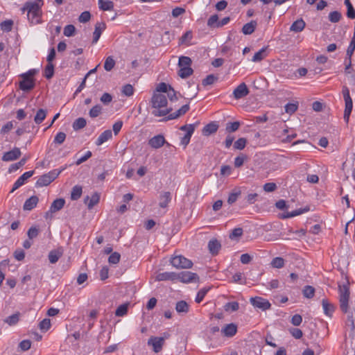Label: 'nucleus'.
<instances>
[{
    "instance_id": "1",
    "label": "nucleus",
    "mask_w": 355,
    "mask_h": 355,
    "mask_svg": "<svg viewBox=\"0 0 355 355\" xmlns=\"http://www.w3.org/2000/svg\"><path fill=\"white\" fill-rule=\"evenodd\" d=\"M339 307L346 315V326L350 329L349 336L354 334L355 330V302L350 299V291L347 284L338 285Z\"/></svg>"
},
{
    "instance_id": "2",
    "label": "nucleus",
    "mask_w": 355,
    "mask_h": 355,
    "mask_svg": "<svg viewBox=\"0 0 355 355\" xmlns=\"http://www.w3.org/2000/svg\"><path fill=\"white\" fill-rule=\"evenodd\" d=\"M43 5V0L28 1L24 3L22 10L27 11L28 19L31 24L36 25L42 22V7Z\"/></svg>"
},
{
    "instance_id": "3",
    "label": "nucleus",
    "mask_w": 355,
    "mask_h": 355,
    "mask_svg": "<svg viewBox=\"0 0 355 355\" xmlns=\"http://www.w3.org/2000/svg\"><path fill=\"white\" fill-rule=\"evenodd\" d=\"M150 103L152 107L156 109L152 112L155 116H164L172 111L171 107H166L168 101L165 94L154 92Z\"/></svg>"
},
{
    "instance_id": "4",
    "label": "nucleus",
    "mask_w": 355,
    "mask_h": 355,
    "mask_svg": "<svg viewBox=\"0 0 355 355\" xmlns=\"http://www.w3.org/2000/svg\"><path fill=\"white\" fill-rule=\"evenodd\" d=\"M63 169H54L49 173L41 175L36 182V187H42L49 185L58 175Z\"/></svg>"
},
{
    "instance_id": "5",
    "label": "nucleus",
    "mask_w": 355,
    "mask_h": 355,
    "mask_svg": "<svg viewBox=\"0 0 355 355\" xmlns=\"http://www.w3.org/2000/svg\"><path fill=\"white\" fill-rule=\"evenodd\" d=\"M343 95L345 103V107L344 111V120L346 123L349 122V116L353 108L352 99L349 94V90L347 87L343 88Z\"/></svg>"
},
{
    "instance_id": "6",
    "label": "nucleus",
    "mask_w": 355,
    "mask_h": 355,
    "mask_svg": "<svg viewBox=\"0 0 355 355\" xmlns=\"http://www.w3.org/2000/svg\"><path fill=\"white\" fill-rule=\"evenodd\" d=\"M171 263L173 266L177 268H190L193 266V263L191 260L182 255L173 257L171 260Z\"/></svg>"
},
{
    "instance_id": "7",
    "label": "nucleus",
    "mask_w": 355,
    "mask_h": 355,
    "mask_svg": "<svg viewBox=\"0 0 355 355\" xmlns=\"http://www.w3.org/2000/svg\"><path fill=\"white\" fill-rule=\"evenodd\" d=\"M250 304L256 309H259L263 311L268 310L271 307L270 302L261 297H254L250 299Z\"/></svg>"
},
{
    "instance_id": "8",
    "label": "nucleus",
    "mask_w": 355,
    "mask_h": 355,
    "mask_svg": "<svg viewBox=\"0 0 355 355\" xmlns=\"http://www.w3.org/2000/svg\"><path fill=\"white\" fill-rule=\"evenodd\" d=\"M176 279H179L183 283H191L198 282L199 277L196 273L190 271H182L176 274Z\"/></svg>"
},
{
    "instance_id": "9",
    "label": "nucleus",
    "mask_w": 355,
    "mask_h": 355,
    "mask_svg": "<svg viewBox=\"0 0 355 355\" xmlns=\"http://www.w3.org/2000/svg\"><path fill=\"white\" fill-rule=\"evenodd\" d=\"M20 77L22 80L19 82V88L24 92H28L33 89L35 86V79L33 78L27 77L26 74H21Z\"/></svg>"
},
{
    "instance_id": "10",
    "label": "nucleus",
    "mask_w": 355,
    "mask_h": 355,
    "mask_svg": "<svg viewBox=\"0 0 355 355\" xmlns=\"http://www.w3.org/2000/svg\"><path fill=\"white\" fill-rule=\"evenodd\" d=\"M21 150L19 148L15 147L11 150L3 153L1 159L3 162H11L17 159L21 156Z\"/></svg>"
},
{
    "instance_id": "11",
    "label": "nucleus",
    "mask_w": 355,
    "mask_h": 355,
    "mask_svg": "<svg viewBox=\"0 0 355 355\" xmlns=\"http://www.w3.org/2000/svg\"><path fill=\"white\" fill-rule=\"evenodd\" d=\"M190 109L189 104H185L182 105L179 110L177 111L168 114V115L166 116L162 121H169L178 119L181 116L185 114Z\"/></svg>"
},
{
    "instance_id": "12",
    "label": "nucleus",
    "mask_w": 355,
    "mask_h": 355,
    "mask_svg": "<svg viewBox=\"0 0 355 355\" xmlns=\"http://www.w3.org/2000/svg\"><path fill=\"white\" fill-rule=\"evenodd\" d=\"M165 143L166 141L162 135H157L148 140V145L155 149L162 147Z\"/></svg>"
},
{
    "instance_id": "13",
    "label": "nucleus",
    "mask_w": 355,
    "mask_h": 355,
    "mask_svg": "<svg viewBox=\"0 0 355 355\" xmlns=\"http://www.w3.org/2000/svg\"><path fill=\"white\" fill-rule=\"evenodd\" d=\"M164 344V339L159 337L151 336L148 340V345H152L155 353L159 352Z\"/></svg>"
},
{
    "instance_id": "14",
    "label": "nucleus",
    "mask_w": 355,
    "mask_h": 355,
    "mask_svg": "<svg viewBox=\"0 0 355 355\" xmlns=\"http://www.w3.org/2000/svg\"><path fill=\"white\" fill-rule=\"evenodd\" d=\"M248 94L249 89L244 83H241L238 87H236L234 89L233 92V96L235 99L242 98L247 96Z\"/></svg>"
},
{
    "instance_id": "15",
    "label": "nucleus",
    "mask_w": 355,
    "mask_h": 355,
    "mask_svg": "<svg viewBox=\"0 0 355 355\" xmlns=\"http://www.w3.org/2000/svg\"><path fill=\"white\" fill-rule=\"evenodd\" d=\"M238 331V326L235 323H230L223 326V336L232 338Z\"/></svg>"
},
{
    "instance_id": "16",
    "label": "nucleus",
    "mask_w": 355,
    "mask_h": 355,
    "mask_svg": "<svg viewBox=\"0 0 355 355\" xmlns=\"http://www.w3.org/2000/svg\"><path fill=\"white\" fill-rule=\"evenodd\" d=\"M219 128V124L216 121H212L207 124L202 129V132L205 136H209L215 133Z\"/></svg>"
},
{
    "instance_id": "17",
    "label": "nucleus",
    "mask_w": 355,
    "mask_h": 355,
    "mask_svg": "<svg viewBox=\"0 0 355 355\" xmlns=\"http://www.w3.org/2000/svg\"><path fill=\"white\" fill-rule=\"evenodd\" d=\"M105 24L103 23V22H97L95 25V29H94V31L93 33V40H92V43L93 44H95L96 43L101 35V33L102 32L105 30Z\"/></svg>"
},
{
    "instance_id": "18",
    "label": "nucleus",
    "mask_w": 355,
    "mask_h": 355,
    "mask_svg": "<svg viewBox=\"0 0 355 355\" xmlns=\"http://www.w3.org/2000/svg\"><path fill=\"white\" fill-rule=\"evenodd\" d=\"M322 306L324 313L328 317H331L335 311V306L327 299H322Z\"/></svg>"
},
{
    "instance_id": "19",
    "label": "nucleus",
    "mask_w": 355,
    "mask_h": 355,
    "mask_svg": "<svg viewBox=\"0 0 355 355\" xmlns=\"http://www.w3.org/2000/svg\"><path fill=\"white\" fill-rule=\"evenodd\" d=\"M99 200L100 195L97 192L94 193L91 197L87 196L85 198V202L87 205V207L89 209L97 205L99 202Z\"/></svg>"
},
{
    "instance_id": "20",
    "label": "nucleus",
    "mask_w": 355,
    "mask_h": 355,
    "mask_svg": "<svg viewBox=\"0 0 355 355\" xmlns=\"http://www.w3.org/2000/svg\"><path fill=\"white\" fill-rule=\"evenodd\" d=\"M39 201V198L36 196H33L28 198L23 206L24 210L31 211L36 207Z\"/></svg>"
},
{
    "instance_id": "21",
    "label": "nucleus",
    "mask_w": 355,
    "mask_h": 355,
    "mask_svg": "<svg viewBox=\"0 0 355 355\" xmlns=\"http://www.w3.org/2000/svg\"><path fill=\"white\" fill-rule=\"evenodd\" d=\"M267 49L268 46L262 47L260 50H259L257 53H254L251 60L253 62H259L263 60L268 55Z\"/></svg>"
},
{
    "instance_id": "22",
    "label": "nucleus",
    "mask_w": 355,
    "mask_h": 355,
    "mask_svg": "<svg viewBox=\"0 0 355 355\" xmlns=\"http://www.w3.org/2000/svg\"><path fill=\"white\" fill-rule=\"evenodd\" d=\"M112 137V132L110 130H106L103 132L97 138L95 144L96 146H101Z\"/></svg>"
},
{
    "instance_id": "23",
    "label": "nucleus",
    "mask_w": 355,
    "mask_h": 355,
    "mask_svg": "<svg viewBox=\"0 0 355 355\" xmlns=\"http://www.w3.org/2000/svg\"><path fill=\"white\" fill-rule=\"evenodd\" d=\"M175 279H176V273L173 272H164L156 276V280L159 282Z\"/></svg>"
},
{
    "instance_id": "24",
    "label": "nucleus",
    "mask_w": 355,
    "mask_h": 355,
    "mask_svg": "<svg viewBox=\"0 0 355 355\" xmlns=\"http://www.w3.org/2000/svg\"><path fill=\"white\" fill-rule=\"evenodd\" d=\"M171 200V194L169 191L164 192L159 196V205L162 208H166Z\"/></svg>"
},
{
    "instance_id": "25",
    "label": "nucleus",
    "mask_w": 355,
    "mask_h": 355,
    "mask_svg": "<svg viewBox=\"0 0 355 355\" xmlns=\"http://www.w3.org/2000/svg\"><path fill=\"white\" fill-rule=\"evenodd\" d=\"M64 204H65V200L63 198L56 199L52 202V204L50 207L49 211L51 213H55V212L60 210L61 209H62Z\"/></svg>"
},
{
    "instance_id": "26",
    "label": "nucleus",
    "mask_w": 355,
    "mask_h": 355,
    "mask_svg": "<svg viewBox=\"0 0 355 355\" xmlns=\"http://www.w3.org/2000/svg\"><path fill=\"white\" fill-rule=\"evenodd\" d=\"M309 209H310L309 207L307 206L304 208H300V209H295L293 211L287 212L286 214H284L283 215V218H293V217L301 215L302 214H304L306 212H308L309 211Z\"/></svg>"
},
{
    "instance_id": "27",
    "label": "nucleus",
    "mask_w": 355,
    "mask_h": 355,
    "mask_svg": "<svg viewBox=\"0 0 355 355\" xmlns=\"http://www.w3.org/2000/svg\"><path fill=\"white\" fill-rule=\"evenodd\" d=\"M243 233V230L241 227L234 228L230 232L229 238L233 241H239Z\"/></svg>"
},
{
    "instance_id": "28",
    "label": "nucleus",
    "mask_w": 355,
    "mask_h": 355,
    "mask_svg": "<svg viewBox=\"0 0 355 355\" xmlns=\"http://www.w3.org/2000/svg\"><path fill=\"white\" fill-rule=\"evenodd\" d=\"M305 27V22L303 19L295 21L290 27V31L295 33L301 32Z\"/></svg>"
},
{
    "instance_id": "29",
    "label": "nucleus",
    "mask_w": 355,
    "mask_h": 355,
    "mask_svg": "<svg viewBox=\"0 0 355 355\" xmlns=\"http://www.w3.org/2000/svg\"><path fill=\"white\" fill-rule=\"evenodd\" d=\"M228 281L231 283L240 284H244L246 283V279L241 272H236Z\"/></svg>"
},
{
    "instance_id": "30",
    "label": "nucleus",
    "mask_w": 355,
    "mask_h": 355,
    "mask_svg": "<svg viewBox=\"0 0 355 355\" xmlns=\"http://www.w3.org/2000/svg\"><path fill=\"white\" fill-rule=\"evenodd\" d=\"M207 26L211 28H217L222 26V21H219L218 15H213L208 19Z\"/></svg>"
},
{
    "instance_id": "31",
    "label": "nucleus",
    "mask_w": 355,
    "mask_h": 355,
    "mask_svg": "<svg viewBox=\"0 0 355 355\" xmlns=\"http://www.w3.org/2000/svg\"><path fill=\"white\" fill-rule=\"evenodd\" d=\"M239 309V304L236 302H229L223 305V310L228 313H233L238 311Z\"/></svg>"
},
{
    "instance_id": "32",
    "label": "nucleus",
    "mask_w": 355,
    "mask_h": 355,
    "mask_svg": "<svg viewBox=\"0 0 355 355\" xmlns=\"http://www.w3.org/2000/svg\"><path fill=\"white\" fill-rule=\"evenodd\" d=\"M209 252L213 254H217L220 248V243L217 240L209 241L208 243Z\"/></svg>"
},
{
    "instance_id": "33",
    "label": "nucleus",
    "mask_w": 355,
    "mask_h": 355,
    "mask_svg": "<svg viewBox=\"0 0 355 355\" xmlns=\"http://www.w3.org/2000/svg\"><path fill=\"white\" fill-rule=\"evenodd\" d=\"M355 51V41L351 40L349 45L347 49V56L348 57L349 61L346 64L345 70H347L351 66V57Z\"/></svg>"
},
{
    "instance_id": "34",
    "label": "nucleus",
    "mask_w": 355,
    "mask_h": 355,
    "mask_svg": "<svg viewBox=\"0 0 355 355\" xmlns=\"http://www.w3.org/2000/svg\"><path fill=\"white\" fill-rule=\"evenodd\" d=\"M62 255V251L60 250H51L49 254V260L51 263H55L58 261Z\"/></svg>"
},
{
    "instance_id": "35",
    "label": "nucleus",
    "mask_w": 355,
    "mask_h": 355,
    "mask_svg": "<svg viewBox=\"0 0 355 355\" xmlns=\"http://www.w3.org/2000/svg\"><path fill=\"white\" fill-rule=\"evenodd\" d=\"M256 26L257 22L254 21L245 24L242 28L243 33L245 35L252 34L254 31Z\"/></svg>"
},
{
    "instance_id": "36",
    "label": "nucleus",
    "mask_w": 355,
    "mask_h": 355,
    "mask_svg": "<svg viewBox=\"0 0 355 355\" xmlns=\"http://www.w3.org/2000/svg\"><path fill=\"white\" fill-rule=\"evenodd\" d=\"M175 310L178 313H187L189 311V304L184 300L176 303Z\"/></svg>"
},
{
    "instance_id": "37",
    "label": "nucleus",
    "mask_w": 355,
    "mask_h": 355,
    "mask_svg": "<svg viewBox=\"0 0 355 355\" xmlns=\"http://www.w3.org/2000/svg\"><path fill=\"white\" fill-rule=\"evenodd\" d=\"M218 76L214 74L208 75L205 78L202 80V85L204 87H207L214 84L218 80Z\"/></svg>"
},
{
    "instance_id": "38",
    "label": "nucleus",
    "mask_w": 355,
    "mask_h": 355,
    "mask_svg": "<svg viewBox=\"0 0 355 355\" xmlns=\"http://www.w3.org/2000/svg\"><path fill=\"white\" fill-rule=\"evenodd\" d=\"M86 124V119L83 117H79L74 121L72 124V127L74 130L77 131L85 128Z\"/></svg>"
},
{
    "instance_id": "39",
    "label": "nucleus",
    "mask_w": 355,
    "mask_h": 355,
    "mask_svg": "<svg viewBox=\"0 0 355 355\" xmlns=\"http://www.w3.org/2000/svg\"><path fill=\"white\" fill-rule=\"evenodd\" d=\"M83 189L81 186L76 185L72 188L71 193V198L73 200L79 199L82 195Z\"/></svg>"
},
{
    "instance_id": "40",
    "label": "nucleus",
    "mask_w": 355,
    "mask_h": 355,
    "mask_svg": "<svg viewBox=\"0 0 355 355\" xmlns=\"http://www.w3.org/2000/svg\"><path fill=\"white\" fill-rule=\"evenodd\" d=\"M99 8L102 10H112L114 8V3L112 1L98 0Z\"/></svg>"
},
{
    "instance_id": "41",
    "label": "nucleus",
    "mask_w": 355,
    "mask_h": 355,
    "mask_svg": "<svg viewBox=\"0 0 355 355\" xmlns=\"http://www.w3.org/2000/svg\"><path fill=\"white\" fill-rule=\"evenodd\" d=\"M46 110L44 109H39L34 117L35 123L40 124L46 118Z\"/></svg>"
},
{
    "instance_id": "42",
    "label": "nucleus",
    "mask_w": 355,
    "mask_h": 355,
    "mask_svg": "<svg viewBox=\"0 0 355 355\" xmlns=\"http://www.w3.org/2000/svg\"><path fill=\"white\" fill-rule=\"evenodd\" d=\"M193 72V69L191 67H180L178 71V75L182 78H187L190 76Z\"/></svg>"
},
{
    "instance_id": "43",
    "label": "nucleus",
    "mask_w": 355,
    "mask_h": 355,
    "mask_svg": "<svg viewBox=\"0 0 355 355\" xmlns=\"http://www.w3.org/2000/svg\"><path fill=\"white\" fill-rule=\"evenodd\" d=\"M315 288L311 286H305L302 290L303 296L308 299H311L315 295Z\"/></svg>"
},
{
    "instance_id": "44",
    "label": "nucleus",
    "mask_w": 355,
    "mask_h": 355,
    "mask_svg": "<svg viewBox=\"0 0 355 355\" xmlns=\"http://www.w3.org/2000/svg\"><path fill=\"white\" fill-rule=\"evenodd\" d=\"M19 313H16L7 317L4 322L10 326L15 325L19 320Z\"/></svg>"
},
{
    "instance_id": "45",
    "label": "nucleus",
    "mask_w": 355,
    "mask_h": 355,
    "mask_svg": "<svg viewBox=\"0 0 355 355\" xmlns=\"http://www.w3.org/2000/svg\"><path fill=\"white\" fill-rule=\"evenodd\" d=\"M27 159L28 157H24L19 162L11 164L8 168L9 173H12L18 170L20 167L26 164Z\"/></svg>"
},
{
    "instance_id": "46",
    "label": "nucleus",
    "mask_w": 355,
    "mask_h": 355,
    "mask_svg": "<svg viewBox=\"0 0 355 355\" xmlns=\"http://www.w3.org/2000/svg\"><path fill=\"white\" fill-rule=\"evenodd\" d=\"M115 64V60L112 56H108L105 60L103 67L105 71H110L114 67Z\"/></svg>"
},
{
    "instance_id": "47",
    "label": "nucleus",
    "mask_w": 355,
    "mask_h": 355,
    "mask_svg": "<svg viewBox=\"0 0 355 355\" xmlns=\"http://www.w3.org/2000/svg\"><path fill=\"white\" fill-rule=\"evenodd\" d=\"M102 112V106L101 105H94L89 112V115L91 118H96Z\"/></svg>"
},
{
    "instance_id": "48",
    "label": "nucleus",
    "mask_w": 355,
    "mask_h": 355,
    "mask_svg": "<svg viewBox=\"0 0 355 355\" xmlns=\"http://www.w3.org/2000/svg\"><path fill=\"white\" fill-rule=\"evenodd\" d=\"M328 18L331 22L337 23L341 19L342 15L340 12L335 10L329 12Z\"/></svg>"
},
{
    "instance_id": "49",
    "label": "nucleus",
    "mask_w": 355,
    "mask_h": 355,
    "mask_svg": "<svg viewBox=\"0 0 355 355\" xmlns=\"http://www.w3.org/2000/svg\"><path fill=\"white\" fill-rule=\"evenodd\" d=\"M270 265L274 268H282L284 266V259L279 257H275L272 260Z\"/></svg>"
},
{
    "instance_id": "50",
    "label": "nucleus",
    "mask_w": 355,
    "mask_h": 355,
    "mask_svg": "<svg viewBox=\"0 0 355 355\" xmlns=\"http://www.w3.org/2000/svg\"><path fill=\"white\" fill-rule=\"evenodd\" d=\"M13 26V21L11 19H8L2 21L0 24L1 29L4 32H10L11 31Z\"/></svg>"
},
{
    "instance_id": "51",
    "label": "nucleus",
    "mask_w": 355,
    "mask_h": 355,
    "mask_svg": "<svg viewBox=\"0 0 355 355\" xmlns=\"http://www.w3.org/2000/svg\"><path fill=\"white\" fill-rule=\"evenodd\" d=\"M240 194H241V191L239 189H234L232 191V192L231 193H230V195L228 196L227 202L230 205H232L237 200L238 197L240 196Z\"/></svg>"
},
{
    "instance_id": "52",
    "label": "nucleus",
    "mask_w": 355,
    "mask_h": 355,
    "mask_svg": "<svg viewBox=\"0 0 355 355\" xmlns=\"http://www.w3.org/2000/svg\"><path fill=\"white\" fill-rule=\"evenodd\" d=\"M54 74V66L53 64H47L44 69V76L46 79H51Z\"/></svg>"
},
{
    "instance_id": "53",
    "label": "nucleus",
    "mask_w": 355,
    "mask_h": 355,
    "mask_svg": "<svg viewBox=\"0 0 355 355\" xmlns=\"http://www.w3.org/2000/svg\"><path fill=\"white\" fill-rule=\"evenodd\" d=\"M194 132V128H190V130H188V132L185 134V135L181 139V144L186 147L191 139V137Z\"/></svg>"
},
{
    "instance_id": "54",
    "label": "nucleus",
    "mask_w": 355,
    "mask_h": 355,
    "mask_svg": "<svg viewBox=\"0 0 355 355\" xmlns=\"http://www.w3.org/2000/svg\"><path fill=\"white\" fill-rule=\"evenodd\" d=\"M191 59L189 57L181 56L179 58L178 65L179 67H191Z\"/></svg>"
},
{
    "instance_id": "55",
    "label": "nucleus",
    "mask_w": 355,
    "mask_h": 355,
    "mask_svg": "<svg viewBox=\"0 0 355 355\" xmlns=\"http://www.w3.org/2000/svg\"><path fill=\"white\" fill-rule=\"evenodd\" d=\"M285 112L289 114H293L298 107V103H288L285 106Z\"/></svg>"
},
{
    "instance_id": "56",
    "label": "nucleus",
    "mask_w": 355,
    "mask_h": 355,
    "mask_svg": "<svg viewBox=\"0 0 355 355\" xmlns=\"http://www.w3.org/2000/svg\"><path fill=\"white\" fill-rule=\"evenodd\" d=\"M128 304H123L120 305L115 311V315L118 317H122L125 315L128 312Z\"/></svg>"
},
{
    "instance_id": "57",
    "label": "nucleus",
    "mask_w": 355,
    "mask_h": 355,
    "mask_svg": "<svg viewBox=\"0 0 355 355\" xmlns=\"http://www.w3.org/2000/svg\"><path fill=\"white\" fill-rule=\"evenodd\" d=\"M192 32L191 31H187L185 33L182 35V36L180 39V44H187V45L189 44L190 41L192 39Z\"/></svg>"
},
{
    "instance_id": "58",
    "label": "nucleus",
    "mask_w": 355,
    "mask_h": 355,
    "mask_svg": "<svg viewBox=\"0 0 355 355\" xmlns=\"http://www.w3.org/2000/svg\"><path fill=\"white\" fill-rule=\"evenodd\" d=\"M170 87H172L171 85L165 83H160L157 85L156 87V90L154 92L156 93H168V90L170 89Z\"/></svg>"
},
{
    "instance_id": "59",
    "label": "nucleus",
    "mask_w": 355,
    "mask_h": 355,
    "mask_svg": "<svg viewBox=\"0 0 355 355\" xmlns=\"http://www.w3.org/2000/svg\"><path fill=\"white\" fill-rule=\"evenodd\" d=\"M247 140L245 138H239L233 144L234 149L243 150L246 145Z\"/></svg>"
},
{
    "instance_id": "60",
    "label": "nucleus",
    "mask_w": 355,
    "mask_h": 355,
    "mask_svg": "<svg viewBox=\"0 0 355 355\" xmlns=\"http://www.w3.org/2000/svg\"><path fill=\"white\" fill-rule=\"evenodd\" d=\"M34 171L25 172L17 180L19 182V184H20L22 186L24 184L26 180L32 177Z\"/></svg>"
},
{
    "instance_id": "61",
    "label": "nucleus",
    "mask_w": 355,
    "mask_h": 355,
    "mask_svg": "<svg viewBox=\"0 0 355 355\" xmlns=\"http://www.w3.org/2000/svg\"><path fill=\"white\" fill-rule=\"evenodd\" d=\"M66 137H67V135L64 132H59L55 136L54 139H53V143L55 144L61 145L65 141Z\"/></svg>"
},
{
    "instance_id": "62",
    "label": "nucleus",
    "mask_w": 355,
    "mask_h": 355,
    "mask_svg": "<svg viewBox=\"0 0 355 355\" xmlns=\"http://www.w3.org/2000/svg\"><path fill=\"white\" fill-rule=\"evenodd\" d=\"M75 26L72 24H69L64 28L63 34L67 37H71L75 34Z\"/></svg>"
},
{
    "instance_id": "63",
    "label": "nucleus",
    "mask_w": 355,
    "mask_h": 355,
    "mask_svg": "<svg viewBox=\"0 0 355 355\" xmlns=\"http://www.w3.org/2000/svg\"><path fill=\"white\" fill-rule=\"evenodd\" d=\"M39 327L40 330L42 331H48L51 327L50 319L44 318V320H42L39 324Z\"/></svg>"
},
{
    "instance_id": "64",
    "label": "nucleus",
    "mask_w": 355,
    "mask_h": 355,
    "mask_svg": "<svg viewBox=\"0 0 355 355\" xmlns=\"http://www.w3.org/2000/svg\"><path fill=\"white\" fill-rule=\"evenodd\" d=\"M121 92L126 96H131L134 94V88L130 84H126L123 87Z\"/></svg>"
}]
</instances>
